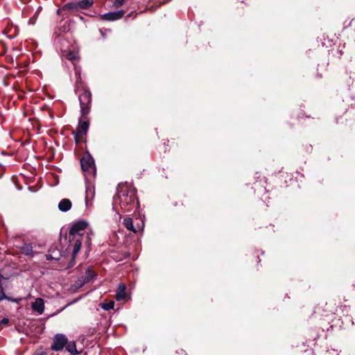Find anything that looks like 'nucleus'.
I'll return each instance as SVG.
<instances>
[{"label": "nucleus", "mask_w": 355, "mask_h": 355, "mask_svg": "<svg viewBox=\"0 0 355 355\" xmlns=\"http://www.w3.org/2000/svg\"><path fill=\"white\" fill-rule=\"evenodd\" d=\"M124 1L125 0H114V4L115 6L119 7L121 6Z\"/></svg>", "instance_id": "obj_22"}, {"label": "nucleus", "mask_w": 355, "mask_h": 355, "mask_svg": "<svg viewBox=\"0 0 355 355\" xmlns=\"http://www.w3.org/2000/svg\"><path fill=\"white\" fill-rule=\"evenodd\" d=\"M95 195V189L93 185L88 184L85 190V204L88 206L89 199H93Z\"/></svg>", "instance_id": "obj_13"}, {"label": "nucleus", "mask_w": 355, "mask_h": 355, "mask_svg": "<svg viewBox=\"0 0 355 355\" xmlns=\"http://www.w3.org/2000/svg\"><path fill=\"white\" fill-rule=\"evenodd\" d=\"M61 11H64V10H63L62 8L58 9V10H57V13H58V14H60V12Z\"/></svg>", "instance_id": "obj_24"}, {"label": "nucleus", "mask_w": 355, "mask_h": 355, "mask_svg": "<svg viewBox=\"0 0 355 355\" xmlns=\"http://www.w3.org/2000/svg\"><path fill=\"white\" fill-rule=\"evenodd\" d=\"M31 308L38 314H42L44 311V302L42 298H37L35 302L31 304Z\"/></svg>", "instance_id": "obj_10"}, {"label": "nucleus", "mask_w": 355, "mask_h": 355, "mask_svg": "<svg viewBox=\"0 0 355 355\" xmlns=\"http://www.w3.org/2000/svg\"><path fill=\"white\" fill-rule=\"evenodd\" d=\"M124 15V11L123 10L114 11V12H110L105 14H103L101 15V18L103 20L107 21H115L117 19H121Z\"/></svg>", "instance_id": "obj_8"}, {"label": "nucleus", "mask_w": 355, "mask_h": 355, "mask_svg": "<svg viewBox=\"0 0 355 355\" xmlns=\"http://www.w3.org/2000/svg\"><path fill=\"white\" fill-rule=\"evenodd\" d=\"M80 112L82 116H87L90 112V104L92 101V94L89 91L84 89L78 96Z\"/></svg>", "instance_id": "obj_2"}, {"label": "nucleus", "mask_w": 355, "mask_h": 355, "mask_svg": "<svg viewBox=\"0 0 355 355\" xmlns=\"http://www.w3.org/2000/svg\"><path fill=\"white\" fill-rule=\"evenodd\" d=\"M88 128L89 122L87 121H82L80 119L76 132H73L75 139L77 142H78L81 138L86 135Z\"/></svg>", "instance_id": "obj_5"}, {"label": "nucleus", "mask_w": 355, "mask_h": 355, "mask_svg": "<svg viewBox=\"0 0 355 355\" xmlns=\"http://www.w3.org/2000/svg\"><path fill=\"white\" fill-rule=\"evenodd\" d=\"M95 275V272L92 269H88L84 276L85 277H89V281H91Z\"/></svg>", "instance_id": "obj_21"}, {"label": "nucleus", "mask_w": 355, "mask_h": 355, "mask_svg": "<svg viewBox=\"0 0 355 355\" xmlns=\"http://www.w3.org/2000/svg\"><path fill=\"white\" fill-rule=\"evenodd\" d=\"M63 55L64 57H66L67 59L71 60V61H75L78 59L77 53L73 52V51H67Z\"/></svg>", "instance_id": "obj_17"}, {"label": "nucleus", "mask_w": 355, "mask_h": 355, "mask_svg": "<svg viewBox=\"0 0 355 355\" xmlns=\"http://www.w3.org/2000/svg\"><path fill=\"white\" fill-rule=\"evenodd\" d=\"M123 225L125 228L134 233H136L140 230H143L144 227V222L141 221V224H137L136 226L133 225L132 219L130 217H125L123 218Z\"/></svg>", "instance_id": "obj_7"}, {"label": "nucleus", "mask_w": 355, "mask_h": 355, "mask_svg": "<svg viewBox=\"0 0 355 355\" xmlns=\"http://www.w3.org/2000/svg\"><path fill=\"white\" fill-rule=\"evenodd\" d=\"M137 198L133 189L121 190L117 196L114 197V203L119 202L121 209H125L128 205H134Z\"/></svg>", "instance_id": "obj_1"}, {"label": "nucleus", "mask_w": 355, "mask_h": 355, "mask_svg": "<svg viewBox=\"0 0 355 355\" xmlns=\"http://www.w3.org/2000/svg\"><path fill=\"white\" fill-rule=\"evenodd\" d=\"M8 318H3L2 320H0V324H8Z\"/></svg>", "instance_id": "obj_23"}, {"label": "nucleus", "mask_w": 355, "mask_h": 355, "mask_svg": "<svg viewBox=\"0 0 355 355\" xmlns=\"http://www.w3.org/2000/svg\"><path fill=\"white\" fill-rule=\"evenodd\" d=\"M126 286L123 283H121L119 284L116 293V300L117 301L124 300L126 297Z\"/></svg>", "instance_id": "obj_11"}, {"label": "nucleus", "mask_w": 355, "mask_h": 355, "mask_svg": "<svg viewBox=\"0 0 355 355\" xmlns=\"http://www.w3.org/2000/svg\"><path fill=\"white\" fill-rule=\"evenodd\" d=\"M72 203L69 199L63 198L58 203V209L62 212H66L71 209Z\"/></svg>", "instance_id": "obj_12"}, {"label": "nucleus", "mask_w": 355, "mask_h": 355, "mask_svg": "<svg viewBox=\"0 0 355 355\" xmlns=\"http://www.w3.org/2000/svg\"><path fill=\"white\" fill-rule=\"evenodd\" d=\"M75 74H76V87H78V85L80 84L81 78H80V70L78 69L76 67H75Z\"/></svg>", "instance_id": "obj_19"}, {"label": "nucleus", "mask_w": 355, "mask_h": 355, "mask_svg": "<svg viewBox=\"0 0 355 355\" xmlns=\"http://www.w3.org/2000/svg\"><path fill=\"white\" fill-rule=\"evenodd\" d=\"M62 9L63 10H69L71 12H76L80 10L78 1L69 2L64 5Z\"/></svg>", "instance_id": "obj_14"}, {"label": "nucleus", "mask_w": 355, "mask_h": 355, "mask_svg": "<svg viewBox=\"0 0 355 355\" xmlns=\"http://www.w3.org/2000/svg\"><path fill=\"white\" fill-rule=\"evenodd\" d=\"M78 2L80 10L83 9H87L92 6L93 4V0H81Z\"/></svg>", "instance_id": "obj_15"}, {"label": "nucleus", "mask_w": 355, "mask_h": 355, "mask_svg": "<svg viewBox=\"0 0 355 355\" xmlns=\"http://www.w3.org/2000/svg\"><path fill=\"white\" fill-rule=\"evenodd\" d=\"M67 350L72 354H76L78 353L76 349V345L74 342L69 343L67 345Z\"/></svg>", "instance_id": "obj_16"}, {"label": "nucleus", "mask_w": 355, "mask_h": 355, "mask_svg": "<svg viewBox=\"0 0 355 355\" xmlns=\"http://www.w3.org/2000/svg\"><path fill=\"white\" fill-rule=\"evenodd\" d=\"M69 241L71 243H73L72 257L74 259L80 251L82 245L83 238L71 237V239H69Z\"/></svg>", "instance_id": "obj_9"}, {"label": "nucleus", "mask_w": 355, "mask_h": 355, "mask_svg": "<svg viewBox=\"0 0 355 355\" xmlns=\"http://www.w3.org/2000/svg\"><path fill=\"white\" fill-rule=\"evenodd\" d=\"M89 282V277H85L84 275H83L82 277H80L76 282V286L77 287H81L83 286L85 284Z\"/></svg>", "instance_id": "obj_18"}, {"label": "nucleus", "mask_w": 355, "mask_h": 355, "mask_svg": "<svg viewBox=\"0 0 355 355\" xmlns=\"http://www.w3.org/2000/svg\"><path fill=\"white\" fill-rule=\"evenodd\" d=\"M81 168L84 172L92 173L95 166L94 159L90 155H85L80 159Z\"/></svg>", "instance_id": "obj_6"}, {"label": "nucleus", "mask_w": 355, "mask_h": 355, "mask_svg": "<svg viewBox=\"0 0 355 355\" xmlns=\"http://www.w3.org/2000/svg\"><path fill=\"white\" fill-rule=\"evenodd\" d=\"M114 306V302H113V301H111L107 304H102V308L106 311H110L111 309H113Z\"/></svg>", "instance_id": "obj_20"}, {"label": "nucleus", "mask_w": 355, "mask_h": 355, "mask_svg": "<svg viewBox=\"0 0 355 355\" xmlns=\"http://www.w3.org/2000/svg\"><path fill=\"white\" fill-rule=\"evenodd\" d=\"M67 338L62 334H56L53 340L51 349L54 351H60L67 344Z\"/></svg>", "instance_id": "obj_4"}, {"label": "nucleus", "mask_w": 355, "mask_h": 355, "mask_svg": "<svg viewBox=\"0 0 355 355\" xmlns=\"http://www.w3.org/2000/svg\"><path fill=\"white\" fill-rule=\"evenodd\" d=\"M87 225V223L84 221H79L73 224L69 230V239H71V237L83 238Z\"/></svg>", "instance_id": "obj_3"}]
</instances>
